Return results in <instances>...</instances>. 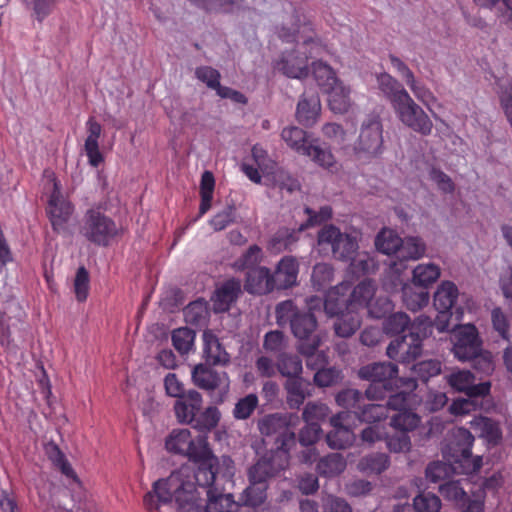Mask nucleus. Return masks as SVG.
<instances>
[{
	"mask_svg": "<svg viewBox=\"0 0 512 512\" xmlns=\"http://www.w3.org/2000/svg\"><path fill=\"white\" fill-rule=\"evenodd\" d=\"M241 291V282L238 279H229L219 287L212 297L215 312L229 310L231 304L237 299Z\"/></svg>",
	"mask_w": 512,
	"mask_h": 512,
	"instance_id": "24",
	"label": "nucleus"
},
{
	"mask_svg": "<svg viewBox=\"0 0 512 512\" xmlns=\"http://www.w3.org/2000/svg\"><path fill=\"white\" fill-rule=\"evenodd\" d=\"M287 346V339L279 330L269 331L264 335L263 348L266 352L282 354Z\"/></svg>",
	"mask_w": 512,
	"mask_h": 512,
	"instance_id": "63",
	"label": "nucleus"
},
{
	"mask_svg": "<svg viewBox=\"0 0 512 512\" xmlns=\"http://www.w3.org/2000/svg\"><path fill=\"white\" fill-rule=\"evenodd\" d=\"M209 315L207 302L199 299L188 304L184 309L185 321L191 325L205 323Z\"/></svg>",
	"mask_w": 512,
	"mask_h": 512,
	"instance_id": "48",
	"label": "nucleus"
},
{
	"mask_svg": "<svg viewBox=\"0 0 512 512\" xmlns=\"http://www.w3.org/2000/svg\"><path fill=\"white\" fill-rule=\"evenodd\" d=\"M441 269L434 263L418 264L412 272V284L417 288L428 289L440 277Z\"/></svg>",
	"mask_w": 512,
	"mask_h": 512,
	"instance_id": "32",
	"label": "nucleus"
},
{
	"mask_svg": "<svg viewBox=\"0 0 512 512\" xmlns=\"http://www.w3.org/2000/svg\"><path fill=\"white\" fill-rule=\"evenodd\" d=\"M118 232L116 223L98 208L89 209L83 220L81 233L89 241L106 246Z\"/></svg>",
	"mask_w": 512,
	"mask_h": 512,
	"instance_id": "9",
	"label": "nucleus"
},
{
	"mask_svg": "<svg viewBox=\"0 0 512 512\" xmlns=\"http://www.w3.org/2000/svg\"><path fill=\"white\" fill-rule=\"evenodd\" d=\"M282 139L296 152L305 155L311 144L306 143L307 133L299 127H287L282 130Z\"/></svg>",
	"mask_w": 512,
	"mask_h": 512,
	"instance_id": "45",
	"label": "nucleus"
},
{
	"mask_svg": "<svg viewBox=\"0 0 512 512\" xmlns=\"http://www.w3.org/2000/svg\"><path fill=\"white\" fill-rule=\"evenodd\" d=\"M258 397L251 393L239 399L233 409V416L237 420H245L251 416L258 406Z\"/></svg>",
	"mask_w": 512,
	"mask_h": 512,
	"instance_id": "62",
	"label": "nucleus"
},
{
	"mask_svg": "<svg viewBox=\"0 0 512 512\" xmlns=\"http://www.w3.org/2000/svg\"><path fill=\"white\" fill-rule=\"evenodd\" d=\"M316 327L317 320L311 312H301L298 317L294 318L291 326L293 335L299 340L298 350L307 357V366L310 368L316 367L315 358L320 360L319 365L328 362L324 352L316 353L321 341L315 333Z\"/></svg>",
	"mask_w": 512,
	"mask_h": 512,
	"instance_id": "4",
	"label": "nucleus"
},
{
	"mask_svg": "<svg viewBox=\"0 0 512 512\" xmlns=\"http://www.w3.org/2000/svg\"><path fill=\"white\" fill-rule=\"evenodd\" d=\"M402 238L392 229H382L375 239L376 248L383 254L391 255L398 252Z\"/></svg>",
	"mask_w": 512,
	"mask_h": 512,
	"instance_id": "40",
	"label": "nucleus"
},
{
	"mask_svg": "<svg viewBox=\"0 0 512 512\" xmlns=\"http://www.w3.org/2000/svg\"><path fill=\"white\" fill-rule=\"evenodd\" d=\"M420 417L412 411V408L398 412L391 418L390 425L402 432L412 431L418 427Z\"/></svg>",
	"mask_w": 512,
	"mask_h": 512,
	"instance_id": "49",
	"label": "nucleus"
},
{
	"mask_svg": "<svg viewBox=\"0 0 512 512\" xmlns=\"http://www.w3.org/2000/svg\"><path fill=\"white\" fill-rule=\"evenodd\" d=\"M210 456L213 460L199 461L196 471L183 465L167 478L155 481L152 490L144 496L145 507L156 510L160 505H171L175 512H200L202 492L197 486H214L217 476L231 478L234 475V462L229 456L219 459L211 449Z\"/></svg>",
	"mask_w": 512,
	"mask_h": 512,
	"instance_id": "1",
	"label": "nucleus"
},
{
	"mask_svg": "<svg viewBox=\"0 0 512 512\" xmlns=\"http://www.w3.org/2000/svg\"><path fill=\"white\" fill-rule=\"evenodd\" d=\"M316 362V367L314 369H318L314 375V382L319 387H329L336 384L341 378V371L336 368H320L319 365L320 360L317 358L314 359ZM325 364H322L324 366Z\"/></svg>",
	"mask_w": 512,
	"mask_h": 512,
	"instance_id": "57",
	"label": "nucleus"
},
{
	"mask_svg": "<svg viewBox=\"0 0 512 512\" xmlns=\"http://www.w3.org/2000/svg\"><path fill=\"white\" fill-rule=\"evenodd\" d=\"M203 399L196 390H189L174 404L175 416L181 424H192L202 408Z\"/></svg>",
	"mask_w": 512,
	"mask_h": 512,
	"instance_id": "13",
	"label": "nucleus"
},
{
	"mask_svg": "<svg viewBox=\"0 0 512 512\" xmlns=\"http://www.w3.org/2000/svg\"><path fill=\"white\" fill-rule=\"evenodd\" d=\"M392 108L398 120L405 127L422 136H429L432 133V120L409 93H402L398 98L397 104Z\"/></svg>",
	"mask_w": 512,
	"mask_h": 512,
	"instance_id": "8",
	"label": "nucleus"
},
{
	"mask_svg": "<svg viewBox=\"0 0 512 512\" xmlns=\"http://www.w3.org/2000/svg\"><path fill=\"white\" fill-rule=\"evenodd\" d=\"M192 380L197 387L208 391H212L222 385L225 389L229 387V379L225 372L218 373L202 364L194 367Z\"/></svg>",
	"mask_w": 512,
	"mask_h": 512,
	"instance_id": "20",
	"label": "nucleus"
},
{
	"mask_svg": "<svg viewBox=\"0 0 512 512\" xmlns=\"http://www.w3.org/2000/svg\"><path fill=\"white\" fill-rule=\"evenodd\" d=\"M308 56H301L299 52L293 51L283 53L281 58L274 64L276 70L289 78L303 79L309 74Z\"/></svg>",
	"mask_w": 512,
	"mask_h": 512,
	"instance_id": "14",
	"label": "nucleus"
},
{
	"mask_svg": "<svg viewBox=\"0 0 512 512\" xmlns=\"http://www.w3.org/2000/svg\"><path fill=\"white\" fill-rule=\"evenodd\" d=\"M272 274L276 289L291 288L298 282L299 262L293 256H284Z\"/></svg>",
	"mask_w": 512,
	"mask_h": 512,
	"instance_id": "16",
	"label": "nucleus"
},
{
	"mask_svg": "<svg viewBox=\"0 0 512 512\" xmlns=\"http://www.w3.org/2000/svg\"><path fill=\"white\" fill-rule=\"evenodd\" d=\"M195 333L189 328H178L172 333V343L181 354H187L193 347Z\"/></svg>",
	"mask_w": 512,
	"mask_h": 512,
	"instance_id": "58",
	"label": "nucleus"
},
{
	"mask_svg": "<svg viewBox=\"0 0 512 512\" xmlns=\"http://www.w3.org/2000/svg\"><path fill=\"white\" fill-rule=\"evenodd\" d=\"M277 369L287 379L298 377L301 376L303 371L302 361L296 355L282 353L278 355Z\"/></svg>",
	"mask_w": 512,
	"mask_h": 512,
	"instance_id": "44",
	"label": "nucleus"
},
{
	"mask_svg": "<svg viewBox=\"0 0 512 512\" xmlns=\"http://www.w3.org/2000/svg\"><path fill=\"white\" fill-rule=\"evenodd\" d=\"M24 4L33 11V17L42 22L55 9L59 0H23Z\"/></svg>",
	"mask_w": 512,
	"mask_h": 512,
	"instance_id": "61",
	"label": "nucleus"
},
{
	"mask_svg": "<svg viewBox=\"0 0 512 512\" xmlns=\"http://www.w3.org/2000/svg\"><path fill=\"white\" fill-rule=\"evenodd\" d=\"M334 323L335 333L343 338L353 335L361 325V316L358 310L346 306V311L341 312Z\"/></svg>",
	"mask_w": 512,
	"mask_h": 512,
	"instance_id": "28",
	"label": "nucleus"
},
{
	"mask_svg": "<svg viewBox=\"0 0 512 512\" xmlns=\"http://www.w3.org/2000/svg\"><path fill=\"white\" fill-rule=\"evenodd\" d=\"M259 431L262 435L271 436L278 435L277 442L280 443L278 448H282L285 435L294 433L289 429V420L286 415L271 414L262 418L258 423Z\"/></svg>",
	"mask_w": 512,
	"mask_h": 512,
	"instance_id": "23",
	"label": "nucleus"
},
{
	"mask_svg": "<svg viewBox=\"0 0 512 512\" xmlns=\"http://www.w3.org/2000/svg\"><path fill=\"white\" fill-rule=\"evenodd\" d=\"M430 295L427 289L415 288L410 284H403L402 286V300L407 309L411 311H418L429 303Z\"/></svg>",
	"mask_w": 512,
	"mask_h": 512,
	"instance_id": "35",
	"label": "nucleus"
},
{
	"mask_svg": "<svg viewBox=\"0 0 512 512\" xmlns=\"http://www.w3.org/2000/svg\"><path fill=\"white\" fill-rule=\"evenodd\" d=\"M350 287L351 284L348 281H343L326 292L323 307L329 317H335L341 312L346 311V306L349 303L347 294L350 291Z\"/></svg>",
	"mask_w": 512,
	"mask_h": 512,
	"instance_id": "18",
	"label": "nucleus"
},
{
	"mask_svg": "<svg viewBox=\"0 0 512 512\" xmlns=\"http://www.w3.org/2000/svg\"><path fill=\"white\" fill-rule=\"evenodd\" d=\"M459 291L452 281H442L434 293V306L436 310L450 311L456 303Z\"/></svg>",
	"mask_w": 512,
	"mask_h": 512,
	"instance_id": "33",
	"label": "nucleus"
},
{
	"mask_svg": "<svg viewBox=\"0 0 512 512\" xmlns=\"http://www.w3.org/2000/svg\"><path fill=\"white\" fill-rule=\"evenodd\" d=\"M358 243L355 237L341 233L336 246L333 249V254L340 260L349 261L356 254Z\"/></svg>",
	"mask_w": 512,
	"mask_h": 512,
	"instance_id": "50",
	"label": "nucleus"
},
{
	"mask_svg": "<svg viewBox=\"0 0 512 512\" xmlns=\"http://www.w3.org/2000/svg\"><path fill=\"white\" fill-rule=\"evenodd\" d=\"M441 506L440 498L433 493H420L413 499L415 512H439Z\"/></svg>",
	"mask_w": 512,
	"mask_h": 512,
	"instance_id": "59",
	"label": "nucleus"
},
{
	"mask_svg": "<svg viewBox=\"0 0 512 512\" xmlns=\"http://www.w3.org/2000/svg\"><path fill=\"white\" fill-rule=\"evenodd\" d=\"M312 74L322 92L340 81L334 69L323 61L312 63Z\"/></svg>",
	"mask_w": 512,
	"mask_h": 512,
	"instance_id": "38",
	"label": "nucleus"
},
{
	"mask_svg": "<svg viewBox=\"0 0 512 512\" xmlns=\"http://www.w3.org/2000/svg\"><path fill=\"white\" fill-rule=\"evenodd\" d=\"M453 443L457 446L455 454H461L465 460H469L470 449L474 442L473 434L466 428L459 427L453 430Z\"/></svg>",
	"mask_w": 512,
	"mask_h": 512,
	"instance_id": "53",
	"label": "nucleus"
},
{
	"mask_svg": "<svg viewBox=\"0 0 512 512\" xmlns=\"http://www.w3.org/2000/svg\"><path fill=\"white\" fill-rule=\"evenodd\" d=\"M346 468V460L339 453H331L321 458L317 464V471L325 477H332L342 473Z\"/></svg>",
	"mask_w": 512,
	"mask_h": 512,
	"instance_id": "41",
	"label": "nucleus"
},
{
	"mask_svg": "<svg viewBox=\"0 0 512 512\" xmlns=\"http://www.w3.org/2000/svg\"><path fill=\"white\" fill-rule=\"evenodd\" d=\"M202 489V492L206 493L207 501L205 503L202 498V508L200 512L205 510V512H234L236 508V503L231 494H223L216 487H199Z\"/></svg>",
	"mask_w": 512,
	"mask_h": 512,
	"instance_id": "21",
	"label": "nucleus"
},
{
	"mask_svg": "<svg viewBox=\"0 0 512 512\" xmlns=\"http://www.w3.org/2000/svg\"><path fill=\"white\" fill-rule=\"evenodd\" d=\"M50 184L52 191L48 201L47 212L54 229H60L68 221L72 214L73 207L71 203L62 196L60 183L53 174L51 175Z\"/></svg>",
	"mask_w": 512,
	"mask_h": 512,
	"instance_id": "11",
	"label": "nucleus"
},
{
	"mask_svg": "<svg viewBox=\"0 0 512 512\" xmlns=\"http://www.w3.org/2000/svg\"><path fill=\"white\" fill-rule=\"evenodd\" d=\"M355 440V435L350 428H340L330 431L326 436V441L332 449H345Z\"/></svg>",
	"mask_w": 512,
	"mask_h": 512,
	"instance_id": "56",
	"label": "nucleus"
},
{
	"mask_svg": "<svg viewBox=\"0 0 512 512\" xmlns=\"http://www.w3.org/2000/svg\"><path fill=\"white\" fill-rule=\"evenodd\" d=\"M311 383L302 376L287 379L284 388L287 392V403L290 408L298 409L307 397L312 395Z\"/></svg>",
	"mask_w": 512,
	"mask_h": 512,
	"instance_id": "25",
	"label": "nucleus"
},
{
	"mask_svg": "<svg viewBox=\"0 0 512 512\" xmlns=\"http://www.w3.org/2000/svg\"><path fill=\"white\" fill-rule=\"evenodd\" d=\"M350 269L353 274L365 275L376 269V262L373 257L367 253H358L350 259Z\"/></svg>",
	"mask_w": 512,
	"mask_h": 512,
	"instance_id": "64",
	"label": "nucleus"
},
{
	"mask_svg": "<svg viewBox=\"0 0 512 512\" xmlns=\"http://www.w3.org/2000/svg\"><path fill=\"white\" fill-rule=\"evenodd\" d=\"M267 498L266 483H251L243 492V502L250 507H259Z\"/></svg>",
	"mask_w": 512,
	"mask_h": 512,
	"instance_id": "51",
	"label": "nucleus"
},
{
	"mask_svg": "<svg viewBox=\"0 0 512 512\" xmlns=\"http://www.w3.org/2000/svg\"><path fill=\"white\" fill-rule=\"evenodd\" d=\"M438 312L434 323L427 316L421 315L417 317L412 322L409 336L390 342L387 347V356L402 363H409L415 360L421 354L422 340L431 333L432 326H435L441 333L449 328L451 312L447 310Z\"/></svg>",
	"mask_w": 512,
	"mask_h": 512,
	"instance_id": "2",
	"label": "nucleus"
},
{
	"mask_svg": "<svg viewBox=\"0 0 512 512\" xmlns=\"http://www.w3.org/2000/svg\"><path fill=\"white\" fill-rule=\"evenodd\" d=\"M398 369L393 363H372L358 370V377L362 380L377 383H396Z\"/></svg>",
	"mask_w": 512,
	"mask_h": 512,
	"instance_id": "17",
	"label": "nucleus"
},
{
	"mask_svg": "<svg viewBox=\"0 0 512 512\" xmlns=\"http://www.w3.org/2000/svg\"><path fill=\"white\" fill-rule=\"evenodd\" d=\"M390 465L389 456L385 453H374L363 457L357 468L365 474H380Z\"/></svg>",
	"mask_w": 512,
	"mask_h": 512,
	"instance_id": "39",
	"label": "nucleus"
},
{
	"mask_svg": "<svg viewBox=\"0 0 512 512\" xmlns=\"http://www.w3.org/2000/svg\"><path fill=\"white\" fill-rule=\"evenodd\" d=\"M321 103L320 98L316 93H304L296 108V118L298 122L307 127L313 126L320 116Z\"/></svg>",
	"mask_w": 512,
	"mask_h": 512,
	"instance_id": "22",
	"label": "nucleus"
},
{
	"mask_svg": "<svg viewBox=\"0 0 512 512\" xmlns=\"http://www.w3.org/2000/svg\"><path fill=\"white\" fill-rule=\"evenodd\" d=\"M470 427L490 444H497L502 438L499 425L490 418L479 416L470 421Z\"/></svg>",
	"mask_w": 512,
	"mask_h": 512,
	"instance_id": "31",
	"label": "nucleus"
},
{
	"mask_svg": "<svg viewBox=\"0 0 512 512\" xmlns=\"http://www.w3.org/2000/svg\"><path fill=\"white\" fill-rule=\"evenodd\" d=\"M87 137L84 143L85 154L88 158V163L93 167H98L103 161L104 157L99 149V138L102 133V126L90 117L86 122Z\"/></svg>",
	"mask_w": 512,
	"mask_h": 512,
	"instance_id": "19",
	"label": "nucleus"
},
{
	"mask_svg": "<svg viewBox=\"0 0 512 512\" xmlns=\"http://www.w3.org/2000/svg\"><path fill=\"white\" fill-rule=\"evenodd\" d=\"M165 447L169 452L187 457L196 465L199 461L213 460L207 436L193 437L191 431L186 428L172 430L166 438Z\"/></svg>",
	"mask_w": 512,
	"mask_h": 512,
	"instance_id": "5",
	"label": "nucleus"
},
{
	"mask_svg": "<svg viewBox=\"0 0 512 512\" xmlns=\"http://www.w3.org/2000/svg\"><path fill=\"white\" fill-rule=\"evenodd\" d=\"M376 285L372 280H363L354 287L350 296L348 306L358 310L367 309L375 295Z\"/></svg>",
	"mask_w": 512,
	"mask_h": 512,
	"instance_id": "30",
	"label": "nucleus"
},
{
	"mask_svg": "<svg viewBox=\"0 0 512 512\" xmlns=\"http://www.w3.org/2000/svg\"><path fill=\"white\" fill-rule=\"evenodd\" d=\"M220 417L218 408L210 406L195 418L193 427L201 432H209L218 425Z\"/></svg>",
	"mask_w": 512,
	"mask_h": 512,
	"instance_id": "52",
	"label": "nucleus"
},
{
	"mask_svg": "<svg viewBox=\"0 0 512 512\" xmlns=\"http://www.w3.org/2000/svg\"><path fill=\"white\" fill-rule=\"evenodd\" d=\"M335 401L340 407L351 408L356 412L364 405V395L357 389H345L337 393Z\"/></svg>",
	"mask_w": 512,
	"mask_h": 512,
	"instance_id": "54",
	"label": "nucleus"
},
{
	"mask_svg": "<svg viewBox=\"0 0 512 512\" xmlns=\"http://www.w3.org/2000/svg\"><path fill=\"white\" fill-rule=\"evenodd\" d=\"M45 453L49 460L61 470V472L75 481H78V478L71 467L70 463L67 461L64 453L60 450L57 444L54 442H49L45 445Z\"/></svg>",
	"mask_w": 512,
	"mask_h": 512,
	"instance_id": "43",
	"label": "nucleus"
},
{
	"mask_svg": "<svg viewBox=\"0 0 512 512\" xmlns=\"http://www.w3.org/2000/svg\"><path fill=\"white\" fill-rule=\"evenodd\" d=\"M334 280V268L328 263H317L311 274V283L315 290L321 291Z\"/></svg>",
	"mask_w": 512,
	"mask_h": 512,
	"instance_id": "47",
	"label": "nucleus"
},
{
	"mask_svg": "<svg viewBox=\"0 0 512 512\" xmlns=\"http://www.w3.org/2000/svg\"><path fill=\"white\" fill-rule=\"evenodd\" d=\"M295 444V433H288L283 440L282 448H277L269 456L259 459L248 472L249 482L266 483L267 480L285 470L289 465V449Z\"/></svg>",
	"mask_w": 512,
	"mask_h": 512,
	"instance_id": "7",
	"label": "nucleus"
},
{
	"mask_svg": "<svg viewBox=\"0 0 512 512\" xmlns=\"http://www.w3.org/2000/svg\"><path fill=\"white\" fill-rule=\"evenodd\" d=\"M244 289L254 295H264L276 289L273 274L267 267H256L246 274Z\"/></svg>",
	"mask_w": 512,
	"mask_h": 512,
	"instance_id": "15",
	"label": "nucleus"
},
{
	"mask_svg": "<svg viewBox=\"0 0 512 512\" xmlns=\"http://www.w3.org/2000/svg\"><path fill=\"white\" fill-rule=\"evenodd\" d=\"M194 5L208 11L233 13L244 8L243 0H188Z\"/></svg>",
	"mask_w": 512,
	"mask_h": 512,
	"instance_id": "36",
	"label": "nucleus"
},
{
	"mask_svg": "<svg viewBox=\"0 0 512 512\" xmlns=\"http://www.w3.org/2000/svg\"><path fill=\"white\" fill-rule=\"evenodd\" d=\"M376 80L379 90L390 101L392 107L397 104L402 93H408L398 80L386 72L379 73Z\"/></svg>",
	"mask_w": 512,
	"mask_h": 512,
	"instance_id": "34",
	"label": "nucleus"
},
{
	"mask_svg": "<svg viewBox=\"0 0 512 512\" xmlns=\"http://www.w3.org/2000/svg\"><path fill=\"white\" fill-rule=\"evenodd\" d=\"M300 311L297 306L291 300H286L277 304L275 309L276 322L279 326H285L287 324L292 326V321L295 317L300 315Z\"/></svg>",
	"mask_w": 512,
	"mask_h": 512,
	"instance_id": "60",
	"label": "nucleus"
},
{
	"mask_svg": "<svg viewBox=\"0 0 512 512\" xmlns=\"http://www.w3.org/2000/svg\"><path fill=\"white\" fill-rule=\"evenodd\" d=\"M286 18L283 25L278 29V35L287 42L302 40V48H310V56L318 55L322 45L314 38V30L310 20L307 18L304 9L295 7L291 3L285 8Z\"/></svg>",
	"mask_w": 512,
	"mask_h": 512,
	"instance_id": "3",
	"label": "nucleus"
},
{
	"mask_svg": "<svg viewBox=\"0 0 512 512\" xmlns=\"http://www.w3.org/2000/svg\"><path fill=\"white\" fill-rule=\"evenodd\" d=\"M302 231L289 228L279 229L269 242V249L273 252H281L289 249L299 239Z\"/></svg>",
	"mask_w": 512,
	"mask_h": 512,
	"instance_id": "42",
	"label": "nucleus"
},
{
	"mask_svg": "<svg viewBox=\"0 0 512 512\" xmlns=\"http://www.w3.org/2000/svg\"><path fill=\"white\" fill-rule=\"evenodd\" d=\"M203 343V353L209 364H227L230 361L229 354L222 347L219 339L212 331L206 330L203 332Z\"/></svg>",
	"mask_w": 512,
	"mask_h": 512,
	"instance_id": "27",
	"label": "nucleus"
},
{
	"mask_svg": "<svg viewBox=\"0 0 512 512\" xmlns=\"http://www.w3.org/2000/svg\"><path fill=\"white\" fill-rule=\"evenodd\" d=\"M323 93L327 94L329 108L334 113H346L351 107V89L349 86H346L341 80L337 82V84H334L332 87L323 91Z\"/></svg>",
	"mask_w": 512,
	"mask_h": 512,
	"instance_id": "26",
	"label": "nucleus"
},
{
	"mask_svg": "<svg viewBox=\"0 0 512 512\" xmlns=\"http://www.w3.org/2000/svg\"><path fill=\"white\" fill-rule=\"evenodd\" d=\"M480 352L481 341L476 327L472 324L460 326L455 332L454 356L463 362L475 359L476 367L481 363V370L487 374L491 373L494 366L490 356L480 355Z\"/></svg>",
	"mask_w": 512,
	"mask_h": 512,
	"instance_id": "6",
	"label": "nucleus"
},
{
	"mask_svg": "<svg viewBox=\"0 0 512 512\" xmlns=\"http://www.w3.org/2000/svg\"><path fill=\"white\" fill-rule=\"evenodd\" d=\"M263 259L262 248L258 245H251L239 258L233 263V268L237 271L254 269Z\"/></svg>",
	"mask_w": 512,
	"mask_h": 512,
	"instance_id": "46",
	"label": "nucleus"
},
{
	"mask_svg": "<svg viewBox=\"0 0 512 512\" xmlns=\"http://www.w3.org/2000/svg\"><path fill=\"white\" fill-rule=\"evenodd\" d=\"M442 453L446 462L436 461L429 464L426 468V478L433 483H437L454 473H458V466L454 463L453 454H450L446 449H443Z\"/></svg>",
	"mask_w": 512,
	"mask_h": 512,
	"instance_id": "29",
	"label": "nucleus"
},
{
	"mask_svg": "<svg viewBox=\"0 0 512 512\" xmlns=\"http://www.w3.org/2000/svg\"><path fill=\"white\" fill-rule=\"evenodd\" d=\"M382 146L383 136L381 121L377 116L369 117L361 126L355 150L357 153L375 156L381 152Z\"/></svg>",
	"mask_w": 512,
	"mask_h": 512,
	"instance_id": "10",
	"label": "nucleus"
},
{
	"mask_svg": "<svg viewBox=\"0 0 512 512\" xmlns=\"http://www.w3.org/2000/svg\"><path fill=\"white\" fill-rule=\"evenodd\" d=\"M426 244L418 236H409L402 239V244L399 247L398 255L404 260H419L425 255Z\"/></svg>",
	"mask_w": 512,
	"mask_h": 512,
	"instance_id": "37",
	"label": "nucleus"
},
{
	"mask_svg": "<svg viewBox=\"0 0 512 512\" xmlns=\"http://www.w3.org/2000/svg\"><path fill=\"white\" fill-rule=\"evenodd\" d=\"M355 414L362 422L374 423L387 418L388 408L382 404H364Z\"/></svg>",
	"mask_w": 512,
	"mask_h": 512,
	"instance_id": "55",
	"label": "nucleus"
},
{
	"mask_svg": "<svg viewBox=\"0 0 512 512\" xmlns=\"http://www.w3.org/2000/svg\"><path fill=\"white\" fill-rule=\"evenodd\" d=\"M445 378L454 390L464 392L469 397L486 396L490 392V382L475 384V377L469 370H453Z\"/></svg>",
	"mask_w": 512,
	"mask_h": 512,
	"instance_id": "12",
	"label": "nucleus"
}]
</instances>
